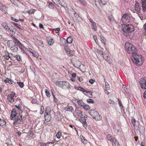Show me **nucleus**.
I'll use <instances>...</instances> for the list:
<instances>
[{"label":"nucleus","instance_id":"1","mask_svg":"<svg viewBox=\"0 0 146 146\" xmlns=\"http://www.w3.org/2000/svg\"><path fill=\"white\" fill-rule=\"evenodd\" d=\"M142 56L141 55L136 53L133 54L131 56V58L133 62L137 66L141 65L143 63Z\"/></svg>","mask_w":146,"mask_h":146},{"label":"nucleus","instance_id":"2","mask_svg":"<svg viewBox=\"0 0 146 146\" xmlns=\"http://www.w3.org/2000/svg\"><path fill=\"white\" fill-rule=\"evenodd\" d=\"M134 28L131 25H123L122 26V30L123 34L126 36H129L130 33L134 31Z\"/></svg>","mask_w":146,"mask_h":146},{"label":"nucleus","instance_id":"3","mask_svg":"<svg viewBox=\"0 0 146 146\" xmlns=\"http://www.w3.org/2000/svg\"><path fill=\"white\" fill-rule=\"evenodd\" d=\"M125 48L127 52L132 55L135 54L136 49L132 44L128 42H126L125 44Z\"/></svg>","mask_w":146,"mask_h":146},{"label":"nucleus","instance_id":"4","mask_svg":"<svg viewBox=\"0 0 146 146\" xmlns=\"http://www.w3.org/2000/svg\"><path fill=\"white\" fill-rule=\"evenodd\" d=\"M56 86L65 89L70 88L69 83L66 81H57L56 83Z\"/></svg>","mask_w":146,"mask_h":146},{"label":"nucleus","instance_id":"5","mask_svg":"<svg viewBox=\"0 0 146 146\" xmlns=\"http://www.w3.org/2000/svg\"><path fill=\"white\" fill-rule=\"evenodd\" d=\"M78 113L81 115L80 118L79 119L80 121L82 123L84 127L86 128L87 126L86 119L87 117L86 115H82V112L80 111H78Z\"/></svg>","mask_w":146,"mask_h":146},{"label":"nucleus","instance_id":"6","mask_svg":"<svg viewBox=\"0 0 146 146\" xmlns=\"http://www.w3.org/2000/svg\"><path fill=\"white\" fill-rule=\"evenodd\" d=\"M70 14L74 21L77 22H80L81 20V18L79 17L78 13H76L74 11L72 10L70 12Z\"/></svg>","mask_w":146,"mask_h":146},{"label":"nucleus","instance_id":"7","mask_svg":"<svg viewBox=\"0 0 146 146\" xmlns=\"http://www.w3.org/2000/svg\"><path fill=\"white\" fill-rule=\"evenodd\" d=\"M23 122L22 118V115H20L19 113L17 115V116L15 117V121L13 123L14 125H15L17 123L19 124H21Z\"/></svg>","mask_w":146,"mask_h":146},{"label":"nucleus","instance_id":"8","mask_svg":"<svg viewBox=\"0 0 146 146\" xmlns=\"http://www.w3.org/2000/svg\"><path fill=\"white\" fill-rule=\"evenodd\" d=\"M15 95V93L13 92L8 95L7 96V100L8 101L11 103H13L15 101L14 97Z\"/></svg>","mask_w":146,"mask_h":146},{"label":"nucleus","instance_id":"9","mask_svg":"<svg viewBox=\"0 0 146 146\" xmlns=\"http://www.w3.org/2000/svg\"><path fill=\"white\" fill-rule=\"evenodd\" d=\"M122 21L125 23H127L129 22L130 17L129 15L127 14H124L122 17L121 19Z\"/></svg>","mask_w":146,"mask_h":146},{"label":"nucleus","instance_id":"10","mask_svg":"<svg viewBox=\"0 0 146 146\" xmlns=\"http://www.w3.org/2000/svg\"><path fill=\"white\" fill-rule=\"evenodd\" d=\"M142 89H146V77H144L141 79L139 82Z\"/></svg>","mask_w":146,"mask_h":146},{"label":"nucleus","instance_id":"11","mask_svg":"<svg viewBox=\"0 0 146 146\" xmlns=\"http://www.w3.org/2000/svg\"><path fill=\"white\" fill-rule=\"evenodd\" d=\"M44 115V118L45 120L47 122H48L50 121L51 119V117L50 115V111L47 112L46 111Z\"/></svg>","mask_w":146,"mask_h":146},{"label":"nucleus","instance_id":"12","mask_svg":"<svg viewBox=\"0 0 146 146\" xmlns=\"http://www.w3.org/2000/svg\"><path fill=\"white\" fill-rule=\"evenodd\" d=\"M98 113L97 111L94 110H91L89 111V114L93 118L95 115L98 114Z\"/></svg>","mask_w":146,"mask_h":146},{"label":"nucleus","instance_id":"13","mask_svg":"<svg viewBox=\"0 0 146 146\" xmlns=\"http://www.w3.org/2000/svg\"><path fill=\"white\" fill-rule=\"evenodd\" d=\"M89 20L91 23L92 29L94 31H96L97 29V27L94 21L92 19H90Z\"/></svg>","mask_w":146,"mask_h":146},{"label":"nucleus","instance_id":"14","mask_svg":"<svg viewBox=\"0 0 146 146\" xmlns=\"http://www.w3.org/2000/svg\"><path fill=\"white\" fill-rule=\"evenodd\" d=\"M64 109L66 111H68L72 113L73 112L72 111L73 110L72 107L70 106H67L65 107Z\"/></svg>","mask_w":146,"mask_h":146},{"label":"nucleus","instance_id":"15","mask_svg":"<svg viewBox=\"0 0 146 146\" xmlns=\"http://www.w3.org/2000/svg\"><path fill=\"white\" fill-rule=\"evenodd\" d=\"M84 94L85 95L88 96L89 98H91L92 96V92L90 91H88L86 90Z\"/></svg>","mask_w":146,"mask_h":146},{"label":"nucleus","instance_id":"16","mask_svg":"<svg viewBox=\"0 0 146 146\" xmlns=\"http://www.w3.org/2000/svg\"><path fill=\"white\" fill-rule=\"evenodd\" d=\"M143 9H146V0H141Z\"/></svg>","mask_w":146,"mask_h":146},{"label":"nucleus","instance_id":"17","mask_svg":"<svg viewBox=\"0 0 146 146\" xmlns=\"http://www.w3.org/2000/svg\"><path fill=\"white\" fill-rule=\"evenodd\" d=\"M113 146H118L119 145L118 142L115 138L113 139V141H112Z\"/></svg>","mask_w":146,"mask_h":146},{"label":"nucleus","instance_id":"18","mask_svg":"<svg viewBox=\"0 0 146 146\" xmlns=\"http://www.w3.org/2000/svg\"><path fill=\"white\" fill-rule=\"evenodd\" d=\"M17 114H16L15 110L13 109L11 113V118H13L15 117L16 116H17Z\"/></svg>","mask_w":146,"mask_h":146},{"label":"nucleus","instance_id":"19","mask_svg":"<svg viewBox=\"0 0 146 146\" xmlns=\"http://www.w3.org/2000/svg\"><path fill=\"white\" fill-rule=\"evenodd\" d=\"M16 31V29L15 28H13L12 27H11V29L8 31L11 34H14L15 33Z\"/></svg>","mask_w":146,"mask_h":146},{"label":"nucleus","instance_id":"20","mask_svg":"<svg viewBox=\"0 0 146 146\" xmlns=\"http://www.w3.org/2000/svg\"><path fill=\"white\" fill-rule=\"evenodd\" d=\"M93 118L96 120H100L101 119L102 117L98 113V114L94 116Z\"/></svg>","mask_w":146,"mask_h":146},{"label":"nucleus","instance_id":"21","mask_svg":"<svg viewBox=\"0 0 146 146\" xmlns=\"http://www.w3.org/2000/svg\"><path fill=\"white\" fill-rule=\"evenodd\" d=\"M109 19L111 23H114L115 22V20L114 19L113 17L111 15L109 16Z\"/></svg>","mask_w":146,"mask_h":146},{"label":"nucleus","instance_id":"22","mask_svg":"<svg viewBox=\"0 0 146 146\" xmlns=\"http://www.w3.org/2000/svg\"><path fill=\"white\" fill-rule=\"evenodd\" d=\"M101 41L102 44H103L105 46L106 45L105 42L106 40L105 38L102 36H101L100 37Z\"/></svg>","mask_w":146,"mask_h":146},{"label":"nucleus","instance_id":"23","mask_svg":"<svg viewBox=\"0 0 146 146\" xmlns=\"http://www.w3.org/2000/svg\"><path fill=\"white\" fill-rule=\"evenodd\" d=\"M63 0H59V1L57 2V4L58 5V7H62L63 8H64V7L63 5L62 1Z\"/></svg>","mask_w":146,"mask_h":146},{"label":"nucleus","instance_id":"24","mask_svg":"<svg viewBox=\"0 0 146 146\" xmlns=\"http://www.w3.org/2000/svg\"><path fill=\"white\" fill-rule=\"evenodd\" d=\"M78 1L80 2L82 5H86L87 3L86 0H78Z\"/></svg>","mask_w":146,"mask_h":146},{"label":"nucleus","instance_id":"25","mask_svg":"<svg viewBox=\"0 0 146 146\" xmlns=\"http://www.w3.org/2000/svg\"><path fill=\"white\" fill-rule=\"evenodd\" d=\"M107 139L111 142L112 141H113V139H115L110 134L108 135L107 136Z\"/></svg>","mask_w":146,"mask_h":146},{"label":"nucleus","instance_id":"26","mask_svg":"<svg viewBox=\"0 0 146 146\" xmlns=\"http://www.w3.org/2000/svg\"><path fill=\"white\" fill-rule=\"evenodd\" d=\"M66 43L69 44H71L72 42V39L71 36H69L66 39Z\"/></svg>","mask_w":146,"mask_h":146},{"label":"nucleus","instance_id":"27","mask_svg":"<svg viewBox=\"0 0 146 146\" xmlns=\"http://www.w3.org/2000/svg\"><path fill=\"white\" fill-rule=\"evenodd\" d=\"M76 62H77V64H73L74 66L76 68H79V67L80 66V64L81 63L80 61L78 60H77Z\"/></svg>","mask_w":146,"mask_h":146},{"label":"nucleus","instance_id":"28","mask_svg":"<svg viewBox=\"0 0 146 146\" xmlns=\"http://www.w3.org/2000/svg\"><path fill=\"white\" fill-rule=\"evenodd\" d=\"M77 102L79 105L81 106L82 107L84 106V105L85 104L81 100L78 101Z\"/></svg>","mask_w":146,"mask_h":146},{"label":"nucleus","instance_id":"29","mask_svg":"<svg viewBox=\"0 0 146 146\" xmlns=\"http://www.w3.org/2000/svg\"><path fill=\"white\" fill-rule=\"evenodd\" d=\"M49 7L51 9H53L54 8V5L53 3L51 2H49L48 3Z\"/></svg>","mask_w":146,"mask_h":146},{"label":"nucleus","instance_id":"30","mask_svg":"<svg viewBox=\"0 0 146 146\" xmlns=\"http://www.w3.org/2000/svg\"><path fill=\"white\" fill-rule=\"evenodd\" d=\"M48 44L50 46L52 45L54 43L53 39L52 38H50V40L48 41Z\"/></svg>","mask_w":146,"mask_h":146},{"label":"nucleus","instance_id":"31","mask_svg":"<svg viewBox=\"0 0 146 146\" xmlns=\"http://www.w3.org/2000/svg\"><path fill=\"white\" fill-rule=\"evenodd\" d=\"M81 140L82 142L84 144H86L87 142V140L83 136L81 138Z\"/></svg>","mask_w":146,"mask_h":146},{"label":"nucleus","instance_id":"32","mask_svg":"<svg viewBox=\"0 0 146 146\" xmlns=\"http://www.w3.org/2000/svg\"><path fill=\"white\" fill-rule=\"evenodd\" d=\"M74 51L70 50L67 54L70 56H72L74 55Z\"/></svg>","mask_w":146,"mask_h":146},{"label":"nucleus","instance_id":"33","mask_svg":"<svg viewBox=\"0 0 146 146\" xmlns=\"http://www.w3.org/2000/svg\"><path fill=\"white\" fill-rule=\"evenodd\" d=\"M14 40H15V42H13V43L15 44H16L18 46L19 45V44L20 43V41L18 40L15 37L14 38Z\"/></svg>","mask_w":146,"mask_h":146},{"label":"nucleus","instance_id":"34","mask_svg":"<svg viewBox=\"0 0 146 146\" xmlns=\"http://www.w3.org/2000/svg\"><path fill=\"white\" fill-rule=\"evenodd\" d=\"M50 143L47 142L46 143H40V144L42 146H48Z\"/></svg>","mask_w":146,"mask_h":146},{"label":"nucleus","instance_id":"35","mask_svg":"<svg viewBox=\"0 0 146 146\" xmlns=\"http://www.w3.org/2000/svg\"><path fill=\"white\" fill-rule=\"evenodd\" d=\"M84 106L83 107L86 110H88L90 109V106L88 105H86L84 104Z\"/></svg>","mask_w":146,"mask_h":146},{"label":"nucleus","instance_id":"36","mask_svg":"<svg viewBox=\"0 0 146 146\" xmlns=\"http://www.w3.org/2000/svg\"><path fill=\"white\" fill-rule=\"evenodd\" d=\"M6 123V122L3 120L1 119L0 121V125L1 126H3Z\"/></svg>","mask_w":146,"mask_h":146},{"label":"nucleus","instance_id":"37","mask_svg":"<svg viewBox=\"0 0 146 146\" xmlns=\"http://www.w3.org/2000/svg\"><path fill=\"white\" fill-rule=\"evenodd\" d=\"M61 132H60V131H59L57 133L56 135V137L57 138L59 139L60 138L61 136Z\"/></svg>","mask_w":146,"mask_h":146},{"label":"nucleus","instance_id":"38","mask_svg":"<svg viewBox=\"0 0 146 146\" xmlns=\"http://www.w3.org/2000/svg\"><path fill=\"white\" fill-rule=\"evenodd\" d=\"M2 27L4 28L5 29L8 26L7 24L5 23H3L2 24Z\"/></svg>","mask_w":146,"mask_h":146},{"label":"nucleus","instance_id":"39","mask_svg":"<svg viewBox=\"0 0 146 146\" xmlns=\"http://www.w3.org/2000/svg\"><path fill=\"white\" fill-rule=\"evenodd\" d=\"M45 92L46 93V95L47 97H50V92H49L48 90H47L46 89V90L45 91Z\"/></svg>","mask_w":146,"mask_h":146},{"label":"nucleus","instance_id":"40","mask_svg":"<svg viewBox=\"0 0 146 146\" xmlns=\"http://www.w3.org/2000/svg\"><path fill=\"white\" fill-rule=\"evenodd\" d=\"M17 83L21 87L23 88L24 86V84L23 82H17Z\"/></svg>","mask_w":146,"mask_h":146},{"label":"nucleus","instance_id":"41","mask_svg":"<svg viewBox=\"0 0 146 146\" xmlns=\"http://www.w3.org/2000/svg\"><path fill=\"white\" fill-rule=\"evenodd\" d=\"M87 101L89 103L93 104L94 103V101L92 99H88Z\"/></svg>","mask_w":146,"mask_h":146},{"label":"nucleus","instance_id":"42","mask_svg":"<svg viewBox=\"0 0 146 146\" xmlns=\"http://www.w3.org/2000/svg\"><path fill=\"white\" fill-rule=\"evenodd\" d=\"M64 48L66 52L67 53V54L69 51L70 50V49L67 46H64Z\"/></svg>","mask_w":146,"mask_h":146},{"label":"nucleus","instance_id":"43","mask_svg":"<svg viewBox=\"0 0 146 146\" xmlns=\"http://www.w3.org/2000/svg\"><path fill=\"white\" fill-rule=\"evenodd\" d=\"M33 54V56H34L35 57H37L38 56V54L37 52H31Z\"/></svg>","mask_w":146,"mask_h":146},{"label":"nucleus","instance_id":"44","mask_svg":"<svg viewBox=\"0 0 146 146\" xmlns=\"http://www.w3.org/2000/svg\"><path fill=\"white\" fill-rule=\"evenodd\" d=\"M35 12V10H29L28 11V13L30 15L34 13Z\"/></svg>","mask_w":146,"mask_h":146},{"label":"nucleus","instance_id":"45","mask_svg":"<svg viewBox=\"0 0 146 146\" xmlns=\"http://www.w3.org/2000/svg\"><path fill=\"white\" fill-rule=\"evenodd\" d=\"M11 49L13 51L15 52L17 50L18 48L17 47H16L15 48L11 47Z\"/></svg>","mask_w":146,"mask_h":146},{"label":"nucleus","instance_id":"46","mask_svg":"<svg viewBox=\"0 0 146 146\" xmlns=\"http://www.w3.org/2000/svg\"><path fill=\"white\" fill-rule=\"evenodd\" d=\"M78 89L79 90L82 91L83 93L84 92V91H85L86 90L84 89L83 88L81 87H78Z\"/></svg>","mask_w":146,"mask_h":146},{"label":"nucleus","instance_id":"47","mask_svg":"<svg viewBox=\"0 0 146 146\" xmlns=\"http://www.w3.org/2000/svg\"><path fill=\"white\" fill-rule=\"evenodd\" d=\"M18 46L21 49H22L24 47V45L22 44L21 42L19 44Z\"/></svg>","mask_w":146,"mask_h":146},{"label":"nucleus","instance_id":"48","mask_svg":"<svg viewBox=\"0 0 146 146\" xmlns=\"http://www.w3.org/2000/svg\"><path fill=\"white\" fill-rule=\"evenodd\" d=\"M16 59L20 61L21 60V57L19 55H17L15 56Z\"/></svg>","mask_w":146,"mask_h":146},{"label":"nucleus","instance_id":"49","mask_svg":"<svg viewBox=\"0 0 146 146\" xmlns=\"http://www.w3.org/2000/svg\"><path fill=\"white\" fill-rule=\"evenodd\" d=\"M135 9H140L139 4L138 3H136L135 6Z\"/></svg>","mask_w":146,"mask_h":146},{"label":"nucleus","instance_id":"50","mask_svg":"<svg viewBox=\"0 0 146 146\" xmlns=\"http://www.w3.org/2000/svg\"><path fill=\"white\" fill-rule=\"evenodd\" d=\"M0 7H2L1 8V9H5L7 8V7L2 4L0 5Z\"/></svg>","mask_w":146,"mask_h":146},{"label":"nucleus","instance_id":"51","mask_svg":"<svg viewBox=\"0 0 146 146\" xmlns=\"http://www.w3.org/2000/svg\"><path fill=\"white\" fill-rule=\"evenodd\" d=\"M10 79L9 78H6V79L5 80H4V81L5 83H9V82L10 81Z\"/></svg>","mask_w":146,"mask_h":146},{"label":"nucleus","instance_id":"52","mask_svg":"<svg viewBox=\"0 0 146 146\" xmlns=\"http://www.w3.org/2000/svg\"><path fill=\"white\" fill-rule=\"evenodd\" d=\"M44 110V108L43 106H41V107L40 108V110H41V112H40V114H42L44 113V111L42 110Z\"/></svg>","mask_w":146,"mask_h":146},{"label":"nucleus","instance_id":"53","mask_svg":"<svg viewBox=\"0 0 146 146\" xmlns=\"http://www.w3.org/2000/svg\"><path fill=\"white\" fill-rule=\"evenodd\" d=\"M93 38L94 40L95 41V42L97 43V42H98V40L97 39V37L95 36L94 35L93 36Z\"/></svg>","mask_w":146,"mask_h":146},{"label":"nucleus","instance_id":"54","mask_svg":"<svg viewBox=\"0 0 146 146\" xmlns=\"http://www.w3.org/2000/svg\"><path fill=\"white\" fill-rule=\"evenodd\" d=\"M15 107L18 110H21V106L19 104L18 106L15 105Z\"/></svg>","mask_w":146,"mask_h":146},{"label":"nucleus","instance_id":"55","mask_svg":"<svg viewBox=\"0 0 146 146\" xmlns=\"http://www.w3.org/2000/svg\"><path fill=\"white\" fill-rule=\"evenodd\" d=\"M135 120L134 118H133L131 119V123L133 125H135Z\"/></svg>","mask_w":146,"mask_h":146},{"label":"nucleus","instance_id":"56","mask_svg":"<svg viewBox=\"0 0 146 146\" xmlns=\"http://www.w3.org/2000/svg\"><path fill=\"white\" fill-rule=\"evenodd\" d=\"M11 19L12 20L14 21H15L16 22H18L19 21V20H17V19L14 17H11Z\"/></svg>","mask_w":146,"mask_h":146},{"label":"nucleus","instance_id":"57","mask_svg":"<svg viewBox=\"0 0 146 146\" xmlns=\"http://www.w3.org/2000/svg\"><path fill=\"white\" fill-rule=\"evenodd\" d=\"M14 25L18 28L21 29L20 28L21 26L19 25L17 23H14Z\"/></svg>","mask_w":146,"mask_h":146},{"label":"nucleus","instance_id":"58","mask_svg":"<svg viewBox=\"0 0 146 146\" xmlns=\"http://www.w3.org/2000/svg\"><path fill=\"white\" fill-rule=\"evenodd\" d=\"M141 10H133V11H132L133 12H136L137 13H140V11Z\"/></svg>","mask_w":146,"mask_h":146},{"label":"nucleus","instance_id":"59","mask_svg":"<svg viewBox=\"0 0 146 146\" xmlns=\"http://www.w3.org/2000/svg\"><path fill=\"white\" fill-rule=\"evenodd\" d=\"M118 100L119 101V103H118V104L119 106L120 107H121V106H123L122 104H121V100L119 99H118Z\"/></svg>","mask_w":146,"mask_h":146},{"label":"nucleus","instance_id":"60","mask_svg":"<svg viewBox=\"0 0 146 146\" xmlns=\"http://www.w3.org/2000/svg\"><path fill=\"white\" fill-rule=\"evenodd\" d=\"M53 96L54 98V102H58V99L55 98V97L54 96V94H53Z\"/></svg>","mask_w":146,"mask_h":146},{"label":"nucleus","instance_id":"61","mask_svg":"<svg viewBox=\"0 0 146 146\" xmlns=\"http://www.w3.org/2000/svg\"><path fill=\"white\" fill-rule=\"evenodd\" d=\"M109 103L110 104H115V102L113 101L110 99L109 101Z\"/></svg>","mask_w":146,"mask_h":146},{"label":"nucleus","instance_id":"62","mask_svg":"<svg viewBox=\"0 0 146 146\" xmlns=\"http://www.w3.org/2000/svg\"><path fill=\"white\" fill-rule=\"evenodd\" d=\"M10 1L14 5H15L16 3V2L17 1V0H10Z\"/></svg>","mask_w":146,"mask_h":146},{"label":"nucleus","instance_id":"63","mask_svg":"<svg viewBox=\"0 0 146 146\" xmlns=\"http://www.w3.org/2000/svg\"><path fill=\"white\" fill-rule=\"evenodd\" d=\"M13 55L11 53H9L8 54V58H11L13 57Z\"/></svg>","mask_w":146,"mask_h":146},{"label":"nucleus","instance_id":"64","mask_svg":"<svg viewBox=\"0 0 146 146\" xmlns=\"http://www.w3.org/2000/svg\"><path fill=\"white\" fill-rule=\"evenodd\" d=\"M77 78L78 80L80 82H81L83 81V79L82 77H78Z\"/></svg>","mask_w":146,"mask_h":146}]
</instances>
